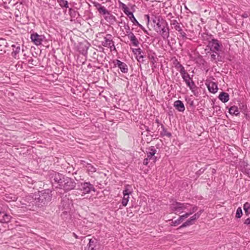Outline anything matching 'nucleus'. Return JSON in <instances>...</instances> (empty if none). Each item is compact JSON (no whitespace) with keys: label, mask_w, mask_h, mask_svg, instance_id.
<instances>
[{"label":"nucleus","mask_w":250,"mask_h":250,"mask_svg":"<svg viewBox=\"0 0 250 250\" xmlns=\"http://www.w3.org/2000/svg\"><path fill=\"white\" fill-rule=\"evenodd\" d=\"M172 210L176 213L186 212L185 214H189V216L195 212L198 208L196 206L188 203L175 202L171 205Z\"/></svg>","instance_id":"nucleus-1"},{"label":"nucleus","mask_w":250,"mask_h":250,"mask_svg":"<svg viewBox=\"0 0 250 250\" xmlns=\"http://www.w3.org/2000/svg\"><path fill=\"white\" fill-rule=\"evenodd\" d=\"M203 211L202 210L195 213L193 216H191L188 220H187L185 223H184L181 226H180L178 229H181V228H185L194 224L195 221L198 219Z\"/></svg>","instance_id":"nucleus-2"},{"label":"nucleus","mask_w":250,"mask_h":250,"mask_svg":"<svg viewBox=\"0 0 250 250\" xmlns=\"http://www.w3.org/2000/svg\"><path fill=\"white\" fill-rule=\"evenodd\" d=\"M131 186L127 185L125 187V189L123 190V198L122 204L124 207L126 206L129 201V195L131 194Z\"/></svg>","instance_id":"nucleus-3"},{"label":"nucleus","mask_w":250,"mask_h":250,"mask_svg":"<svg viewBox=\"0 0 250 250\" xmlns=\"http://www.w3.org/2000/svg\"><path fill=\"white\" fill-rule=\"evenodd\" d=\"M122 8L124 12L129 17V19L132 21V22H133V23H136L139 26H141V24H139L138 21L134 17L133 13L129 11V8L126 6L125 4L123 3H122Z\"/></svg>","instance_id":"nucleus-4"},{"label":"nucleus","mask_w":250,"mask_h":250,"mask_svg":"<svg viewBox=\"0 0 250 250\" xmlns=\"http://www.w3.org/2000/svg\"><path fill=\"white\" fill-rule=\"evenodd\" d=\"M221 44L219 41L216 39H212L208 42V46L210 48L211 51L216 53L220 50Z\"/></svg>","instance_id":"nucleus-5"},{"label":"nucleus","mask_w":250,"mask_h":250,"mask_svg":"<svg viewBox=\"0 0 250 250\" xmlns=\"http://www.w3.org/2000/svg\"><path fill=\"white\" fill-rule=\"evenodd\" d=\"M44 38V36L40 35L37 33H33L31 34L30 39L32 42L36 45H39L42 44Z\"/></svg>","instance_id":"nucleus-6"},{"label":"nucleus","mask_w":250,"mask_h":250,"mask_svg":"<svg viewBox=\"0 0 250 250\" xmlns=\"http://www.w3.org/2000/svg\"><path fill=\"white\" fill-rule=\"evenodd\" d=\"M80 188L82 191L83 194L89 193L91 190H94L93 186L89 183L81 184Z\"/></svg>","instance_id":"nucleus-7"},{"label":"nucleus","mask_w":250,"mask_h":250,"mask_svg":"<svg viewBox=\"0 0 250 250\" xmlns=\"http://www.w3.org/2000/svg\"><path fill=\"white\" fill-rule=\"evenodd\" d=\"M182 78L186 83L187 86H188L191 90L193 91L195 85L194 83L192 81V78L189 76V75L187 74L186 75L182 76Z\"/></svg>","instance_id":"nucleus-8"},{"label":"nucleus","mask_w":250,"mask_h":250,"mask_svg":"<svg viewBox=\"0 0 250 250\" xmlns=\"http://www.w3.org/2000/svg\"><path fill=\"white\" fill-rule=\"evenodd\" d=\"M103 44L105 47L110 48L111 50H112V47L115 48L110 35H107L106 36L104 37V41L103 42Z\"/></svg>","instance_id":"nucleus-9"},{"label":"nucleus","mask_w":250,"mask_h":250,"mask_svg":"<svg viewBox=\"0 0 250 250\" xmlns=\"http://www.w3.org/2000/svg\"><path fill=\"white\" fill-rule=\"evenodd\" d=\"M115 64L120 69L121 71L123 73H125L127 72V66L125 63L119 60H116Z\"/></svg>","instance_id":"nucleus-10"},{"label":"nucleus","mask_w":250,"mask_h":250,"mask_svg":"<svg viewBox=\"0 0 250 250\" xmlns=\"http://www.w3.org/2000/svg\"><path fill=\"white\" fill-rule=\"evenodd\" d=\"M155 30L157 32H159L160 34L164 38H167L169 36L168 28L166 26V24L163 25L160 29H155Z\"/></svg>","instance_id":"nucleus-11"},{"label":"nucleus","mask_w":250,"mask_h":250,"mask_svg":"<svg viewBox=\"0 0 250 250\" xmlns=\"http://www.w3.org/2000/svg\"><path fill=\"white\" fill-rule=\"evenodd\" d=\"M207 87L209 91L213 94L216 93L218 90L217 84L213 82H210L207 84Z\"/></svg>","instance_id":"nucleus-12"},{"label":"nucleus","mask_w":250,"mask_h":250,"mask_svg":"<svg viewBox=\"0 0 250 250\" xmlns=\"http://www.w3.org/2000/svg\"><path fill=\"white\" fill-rule=\"evenodd\" d=\"M174 106L180 112H184L185 110L184 104L180 100L176 101L174 103Z\"/></svg>","instance_id":"nucleus-13"},{"label":"nucleus","mask_w":250,"mask_h":250,"mask_svg":"<svg viewBox=\"0 0 250 250\" xmlns=\"http://www.w3.org/2000/svg\"><path fill=\"white\" fill-rule=\"evenodd\" d=\"M128 38L130 39V41L131 42L132 44L136 47H137L139 45V41H138L137 39L135 37V36L134 35V34L132 32H129L127 35Z\"/></svg>","instance_id":"nucleus-14"},{"label":"nucleus","mask_w":250,"mask_h":250,"mask_svg":"<svg viewBox=\"0 0 250 250\" xmlns=\"http://www.w3.org/2000/svg\"><path fill=\"white\" fill-rule=\"evenodd\" d=\"M189 216V214H184L179 216V217L174 221H172V225L177 226L181 223L184 220L187 218Z\"/></svg>","instance_id":"nucleus-15"},{"label":"nucleus","mask_w":250,"mask_h":250,"mask_svg":"<svg viewBox=\"0 0 250 250\" xmlns=\"http://www.w3.org/2000/svg\"><path fill=\"white\" fill-rule=\"evenodd\" d=\"M11 219V216L4 212H0V220L3 223H8Z\"/></svg>","instance_id":"nucleus-16"},{"label":"nucleus","mask_w":250,"mask_h":250,"mask_svg":"<svg viewBox=\"0 0 250 250\" xmlns=\"http://www.w3.org/2000/svg\"><path fill=\"white\" fill-rule=\"evenodd\" d=\"M219 99L223 103H226L229 100V95L227 93L222 92L219 96Z\"/></svg>","instance_id":"nucleus-17"},{"label":"nucleus","mask_w":250,"mask_h":250,"mask_svg":"<svg viewBox=\"0 0 250 250\" xmlns=\"http://www.w3.org/2000/svg\"><path fill=\"white\" fill-rule=\"evenodd\" d=\"M229 113L232 115H238L239 114V111L237 106H233L229 108Z\"/></svg>","instance_id":"nucleus-18"},{"label":"nucleus","mask_w":250,"mask_h":250,"mask_svg":"<svg viewBox=\"0 0 250 250\" xmlns=\"http://www.w3.org/2000/svg\"><path fill=\"white\" fill-rule=\"evenodd\" d=\"M244 209L245 210V213L246 215H248L250 214V203L249 202H246L244 204L243 207Z\"/></svg>","instance_id":"nucleus-19"},{"label":"nucleus","mask_w":250,"mask_h":250,"mask_svg":"<svg viewBox=\"0 0 250 250\" xmlns=\"http://www.w3.org/2000/svg\"><path fill=\"white\" fill-rule=\"evenodd\" d=\"M178 70L180 73L182 77L188 74V73L185 70V68L181 64H179V66L178 67Z\"/></svg>","instance_id":"nucleus-20"},{"label":"nucleus","mask_w":250,"mask_h":250,"mask_svg":"<svg viewBox=\"0 0 250 250\" xmlns=\"http://www.w3.org/2000/svg\"><path fill=\"white\" fill-rule=\"evenodd\" d=\"M178 70L180 73L182 77L188 74V73L185 70V68L181 64H179V66L178 67Z\"/></svg>","instance_id":"nucleus-21"},{"label":"nucleus","mask_w":250,"mask_h":250,"mask_svg":"<svg viewBox=\"0 0 250 250\" xmlns=\"http://www.w3.org/2000/svg\"><path fill=\"white\" fill-rule=\"evenodd\" d=\"M86 167L87 171L89 174H92L96 171V168L90 164L87 165Z\"/></svg>","instance_id":"nucleus-22"},{"label":"nucleus","mask_w":250,"mask_h":250,"mask_svg":"<svg viewBox=\"0 0 250 250\" xmlns=\"http://www.w3.org/2000/svg\"><path fill=\"white\" fill-rule=\"evenodd\" d=\"M98 10L100 14L103 15L109 14V12L104 6H100V7L98 8Z\"/></svg>","instance_id":"nucleus-23"},{"label":"nucleus","mask_w":250,"mask_h":250,"mask_svg":"<svg viewBox=\"0 0 250 250\" xmlns=\"http://www.w3.org/2000/svg\"><path fill=\"white\" fill-rule=\"evenodd\" d=\"M57 1L61 7H64L65 8L68 7V3L67 0H57Z\"/></svg>","instance_id":"nucleus-24"},{"label":"nucleus","mask_w":250,"mask_h":250,"mask_svg":"<svg viewBox=\"0 0 250 250\" xmlns=\"http://www.w3.org/2000/svg\"><path fill=\"white\" fill-rule=\"evenodd\" d=\"M242 210L240 207H239L236 210V217L237 218H240L242 215Z\"/></svg>","instance_id":"nucleus-25"},{"label":"nucleus","mask_w":250,"mask_h":250,"mask_svg":"<svg viewBox=\"0 0 250 250\" xmlns=\"http://www.w3.org/2000/svg\"><path fill=\"white\" fill-rule=\"evenodd\" d=\"M156 153V150H151V152H149L147 154V157L149 160H150L151 159H154L153 158V156L155 155Z\"/></svg>","instance_id":"nucleus-26"},{"label":"nucleus","mask_w":250,"mask_h":250,"mask_svg":"<svg viewBox=\"0 0 250 250\" xmlns=\"http://www.w3.org/2000/svg\"><path fill=\"white\" fill-rule=\"evenodd\" d=\"M161 134L163 136H166L168 138H170L171 136V134L170 132H168L166 129H164L163 131L161 132Z\"/></svg>","instance_id":"nucleus-27"},{"label":"nucleus","mask_w":250,"mask_h":250,"mask_svg":"<svg viewBox=\"0 0 250 250\" xmlns=\"http://www.w3.org/2000/svg\"><path fill=\"white\" fill-rule=\"evenodd\" d=\"M156 24L157 26V28L156 29H160V28H161L163 25H164L166 24L164 22L161 21L159 20Z\"/></svg>","instance_id":"nucleus-28"},{"label":"nucleus","mask_w":250,"mask_h":250,"mask_svg":"<svg viewBox=\"0 0 250 250\" xmlns=\"http://www.w3.org/2000/svg\"><path fill=\"white\" fill-rule=\"evenodd\" d=\"M174 28H175V30H176L177 31H178L179 32H180V31H181L182 30L181 26L178 24H177L174 26Z\"/></svg>","instance_id":"nucleus-29"},{"label":"nucleus","mask_w":250,"mask_h":250,"mask_svg":"<svg viewBox=\"0 0 250 250\" xmlns=\"http://www.w3.org/2000/svg\"><path fill=\"white\" fill-rule=\"evenodd\" d=\"M159 19L157 17H154L152 19V21L154 24H156V23L158 21Z\"/></svg>","instance_id":"nucleus-30"},{"label":"nucleus","mask_w":250,"mask_h":250,"mask_svg":"<svg viewBox=\"0 0 250 250\" xmlns=\"http://www.w3.org/2000/svg\"><path fill=\"white\" fill-rule=\"evenodd\" d=\"M244 223L247 225H250V218H248L247 219Z\"/></svg>","instance_id":"nucleus-31"},{"label":"nucleus","mask_w":250,"mask_h":250,"mask_svg":"<svg viewBox=\"0 0 250 250\" xmlns=\"http://www.w3.org/2000/svg\"><path fill=\"white\" fill-rule=\"evenodd\" d=\"M216 60V55L215 54H211V60L212 61Z\"/></svg>","instance_id":"nucleus-32"},{"label":"nucleus","mask_w":250,"mask_h":250,"mask_svg":"<svg viewBox=\"0 0 250 250\" xmlns=\"http://www.w3.org/2000/svg\"><path fill=\"white\" fill-rule=\"evenodd\" d=\"M148 158H146V159H144V162H143V164L144 165H147L148 164Z\"/></svg>","instance_id":"nucleus-33"},{"label":"nucleus","mask_w":250,"mask_h":250,"mask_svg":"<svg viewBox=\"0 0 250 250\" xmlns=\"http://www.w3.org/2000/svg\"><path fill=\"white\" fill-rule=\"evenodd\" d=\"M140 27H141V28L143 29V30L144 31V32L145 33L148 34L147 31L145 28H143L142 26L141 25V26H140Z\"/></svg>","instance_id":"nucleus-34"},{"label":"nucleus","mask_w":250,"mask_h":250,"mask_svg":"<svg viewBox=\"0 0 250 250\" xmlns=\"http://www.w3.org/2000/svg\"><path fill=\"white\" fill-rule=\"evenodd\" d=\"M5 42V41L3 39H0V45H1V44H4Z\"/></svg>","instance_id":"nucleus-35"},{"label":"nucleus","mask_w":250,"mask_h":250,"mask_svg":"<svg viewBox=\"0 0 250 250\" xmlns=\"http://www.w3.org/2000/svg\"><path fill=\"white\" fill-rule=\"evenodd\" d=\"M140 50H141V49H140V48H139V49H136V51L137 52H138L139 53V54H140V52H141Z\"/></svg>","instance_id":"nucleus-36"},{"label":"nucleus","mask_w":250,"mask_h":250,"mask_svg":"<svg viewBox=\"0 0 250 250\" xmlns=\"http://www.w3.org/2000/svg\"><path fill=\"white\" fill-rule=\"evenodd\" d=\"M146 16H147V22H148V23H149V22H150L149 17L148 15H146Z\"/></svg>","instance_id":"nucleus-37"},{"label":"nucleus","mask_w":250,"mask_h":250,"mask_svg":"<svg viewBox=\"0 0 250 250\" xmlns=\"http://www.w3.org/2000/svg\"><path fill=\"white\" fill-rule=\"evenodd\" d=\"M73 235L76 238H77L78 236L75 233H73Z\"/></svg>","instance_id":"nucleus-38"},{"label":"nucleus","mask_w":250,"mask_h":250,"mask_svg":"<svg viewBox=\"0 0 250 250\" xmlns=\"http://www.w3.org/2000/svg\"><path fill=\"white\" fill-rule=\"evenodd\" d=\"M248 174H249V176H250V170H249V172H248Z\"/></svg>","instance_id":"nucleus-39"},{"label":"nucleus","mask_w":250,"mask_h":250,"mask_svg":"<svg viewBox=\"0 0 250 250\" xmlns=\"http://www.w3.org/2000/svg\"><path fill=\"white\" fill-rule=\"evenodd\" d=\"M92 242V240L91 239H90L89 240V243H91Z\"/></svg>","instance_id":"nucleus-40"}]
</instances>
